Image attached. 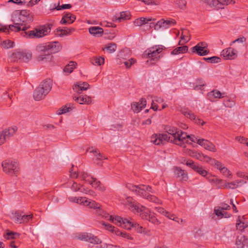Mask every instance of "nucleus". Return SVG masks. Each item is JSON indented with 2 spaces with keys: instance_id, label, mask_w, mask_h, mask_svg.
Instances as JSON below:
<instances>
[{
  "instance_id": "f257e3e1",
  "label": "nucleus",
  "mask_w": 248,
  "mask_h": 248,
  "mask_svg": "<svg viewBox=\"0 0 248 248\" xmlns=\"http://www.w3.org/2000/svg\"><path fill=\"white\" fill-rule=\"evenodd\" d=\"M32 15L28 10H16L12 14L11 20L15 25H9L11 31H26L30 26L28 23L32 21Z\"/></svg>"
},
{
  "instance_id": "f03ea898",
  "label": "nucleus",
  "mask_w": 248,
  "mask_h": 248,
  "mask_svg": "<svg viewBox=\"0 0 248 248\" xmlns=\"http://www.w3.org/2000/svg\"><path fill=\"white\" fill-rule=\"evenodd\" d=\"M126 187L138 195L143 197L150 202L157 204H162V202L158 198L148 193V192L154 193L152 190L151 187L149 186L143 185L136 186L128 183L126 184Z\"/></svg>"
},
{
  "instance_id": "7ed1b4c3",
  "label": "nucleus",
  "mask_w": 248,
  "mask_h": 248,
  "mask_svg": "<svg viewBox=\"0 0 248 248\" xmlns=\"http://www.w3.org/2000/svg\"><path fill=\"white\" fill-rule=\"evenodd\" d=\"M108 217V220L113 223L115 225L124 228L127 230H130L132 227L134 228L135 230L139 233H145V229L139 224L135 222L131 218L129 219L123 218L119 216H112L107 215Z\"/></svg>"
},
{
  "instance_id": "20e7f679",
  "label": "nucleus",
  "mask_w": 248,
  "mask_h": 248,
  "mask_svg": "<svg viewBox=\"0 0 248 248\" xmlns=\"http://www.w3.org/2000/svg\"><path fill=\"white\" fill-rule=\"evenodd\" d=\"M52 86V82L49 79L42 81L34 91L33 96L34 100L40 101L44 99L50 91Z\"/></svg>"
},
{
  "instance_id": "39448f33",
  "label": "nucleus",
  "mask_w": 248,
  "mask_h": 248,
  "mask_svg": "<svg viewBox=\"0 0 248 248\" xmlns=\"http://www.w3.org/2000/svg\"><path fill=\"white\" fill-rule=\"evenodd\" d=\"M3 171L11 176H17L19 172V167L17 161L13 160H5L2 162Z\"/></svg>"
},
{
  "instance_id": "423d86ee",
  "label": "nucleus",
  "mask_w": 248,
  "mask_h": 248,
  "mask_svg": "<svg viewBox=\"0 0 248 248\" xmlns=\"http://www.w3.org/2000/svg\"><path fill=\"white\" fill-rule=\"evenodd\" d=\"M120 203L124 205L128 206L132 211L140 213L142 210V206L135 204V201L131 197L127 196L124 194H122L118 197Z\"/></svg>"
},
{
  "instance_id": "0eeeda50",
  "label": "nucleus",
  "mask_w": 248,
  "mask_h": 248,
  "mask_svg": "<svg viewBox=\"0 0 248 248\" xmlns=\"http://www.w3.org/2000/svg\"><path fill=\"white\" fill-rule=\"evenodd\" d=\"M13 61L20 60L24 62H28L31 60V53L26 50L16 49L14 50L10 56Z\"/></svg>"
},
{
  "instance_id": "6e6552de",
  "label": "nucleus",
  "mask_w": 248,
  "mask_h": 248,
  "mask_svg": "<svg viewBox=\"0 0 248 248\" xmlns=\"http://www.w3.org/2000/svg\"><path fill=\"white\" fill-rule=\"evenodd\" d=\"M187 134L182 132L181 130L177 129L176 132H173V134L169 136V142L174 143L176 145L182 146L186 142V137Z\"/></svg>"
},
{
  "instance_id": "1a4fd4ad",
  "label": "nucleus",
  "mask_w": 248,
  "mask_h": 248,
  "mask_svg": "<svg viewBox=\"0 0 248 248\" xmlns=\"http://www.w3.org/2000/svg\"><path fill=\"white\" fill-rule=\"evenodd\" d=\"M62 48L61 44L59 42H50L45 45H40L39 49L41 51H48L51 55L59 52Z\"/></svg>"
},
{
  "instance_id": "9d476101",
  "label": "nucleus",
  "mask_w": 248,
  "mask_h": 248,
  "mask_svg": "<svg viewBox=\"0 0 248 248\" xmlns=\"http://www.w3.org/2000/svg\"><path fill=\"white\" fill-rule=\"evenodd\" d=\"M165 48V47L162 45H155L146 50L144 54L151 58L152 60L157 61L160 58V53Z\"/></svg>"
},
{
  "instance_id": "9b49d317",
  "label": "nucleus",
  "mask_w": 248,
  "mask_h": 248,
  "mask_svg": "<svg viewBox=\"0 0 248 248\" xmlns=\"http://www.w3.org/2000/svg\"><path fill=\"white\" fill-rule=\"evenodd\" d=\"M169 136L166 133H155L150 137V141L155 145H163L169 142Z\"/></svg>"
},
{
  "instance_id": "f8f14e48",
  "label": "nucleus",
  "mask_w": 248,
  "mask_h": 248,
  "mask_svg": "<svg viewBox=\"0 0 248 248\" xmlns=\"http://www.w3.org/2000/svg\"><path fill=\"white\" fill-rule=\"evenodd\" d=\"M50 31L49 26H43L35 30L28 31V36L30 38H41L48 34Z\"/></svg>"
},
{
  "instance_id": "ddd939ff",
  "label": "nucleus",
  "mask_w": 248,
  "mask_h": 248,
  "mask_svg": "<svg viewBox=\"0 0 248 248\" xmlns=\"http://www.w3.org/2000/svg\"><path fill=\"white\" fill-rule=\"evenodd\" d=\"M139 213H140V215L142 219L147 220L154 224L159 225L160 224V222L158 219L151 214V211L145 206H142V210Z\"/></svg>"
},
{
  "instance_id": "4468645a",
  "label": "nucleus",
  "mask_w": 248,
  "mask_h": 248,
  "mask_svg": "<svg viewBox=\"0 0 248 248\" xmlns=\"http://www.w3.org/2000/svg\"><path fill=\"white\" fill-rule=\"evenodd\" d=\"M192 53H196L199 56H205L209 53L208 45L206 42H201L190 49Z\"/></svg>"
},
{
  "instance_id": "2eb2a0df",
  "label": "nucleus",
  "mask_w": 248,
  "mask_h": 248,
  "mask_svg": "<svg viewBox=\"0 0 248 248\" xmlns=\"http://www.w3.org/2000/svg\"><path fill=\"white\" fill-rule=\"evenodd\" d=\"M238 49L234 47H229L223 49L221 52V55L226 60H233L237 56Z\"/></svg>"
},
{
  "instance_id": "dca6fc26",
  "label": "nucleus",
  "mask_w": 248,
  "mask_h": 248,
  "mask_svg": "<svg viewBox=\"0 0 248 248\" xmlns=\"http://www.w3.org/2000/svg\"><path fill=\"white\" fill-rule=\"evenodd\" d=\"M176 24V21L173 19L164 20L162 19L159 20L155 25V29H166L174 26Z\"/></svg>"
},
{
  "instance_id": "f3484780",
  "label": "nucleus",
  "mask_w": 248,
  "mask_h": 248,
  "mask_svg": "<svg viewBox=\"0 0 248 248\" xmlns=\"http://www.w3.org/2000/svg\"><path fill=\"white\" fill-rule=\"evenodd\" d=\"M37 50L39 53L36 57V60L39 62H46L52 60L53 56L48 51H41L39 49V46H37Z\"/></svg>"
},
{
  "instance_id": "a211bd4d",
  "label": "nucleus",
  "mask_w": 248,
  "mask_h": 248,
  "mask_svg": "<svg viewBox=\"0 0 248 248\" xmlns=\"http://www.w3.org/2000/svg\"><path fill=\"white\" fill-rule=\"evenodd\" d=\"M181 112L186 117L189 118L191 120L193 121L196 124L203 125L205 123L202 120L197 118L196 116L191 111L189 110L187 108H184L181 110Z\"/></svg>"
},
{
  "instance_id": "6ab92c4d",
  "label": "nucleus",
  "mask_w": 248,
  "mask_h": 248,
  "mask_svg": "<svg viewBox=\"0 0 248 248\" xmlns=\"http://www.w3.org/2000/svg\"><path fill=\"white\" fill-rule=\"evenodd\" d=\"M247 38L244 36L240 37L237 39L234 40L230 44V46L233 44L235 45L234 46L239 50H241L244 47H246L247 46Z\"/></svg>"
},
{
  "instance_id": "aec40b11",
  "label": "nucleus",
  "mask_w": 248,
  "mask_h": 248,
  "mask_svg": "<svg viewBox=\"0 0 248 248\" xmlns=\"http://www.w3.org/2000/svg\"><path fill=\"white\" fill-rule=\"evenodd\" d=\"M248 226V221L247 218L245 217L244 216L239 217L236 223L237 229L241 232H243Z\"/></svg>"
},
{
  "instance_id": "412c9836",
  "label": "nucleus",
  "mask_w": 248,
  "mask_h": 248,
  "mask_svg": "<svg viewBox=\"0 0 248 248\" xmlns=\"http://www.w3.org/2000/svg\"><path fill=\"white\" fill-rule=\"evenodd\" d=\"M174 174L177 177L180 178L181 181H187L188 179V174L185 170H182L180 168L175 167L173 168Z\"/></svg>"
},
{
  "instance_id": "4be33fe9",
  "label": "nucleus",
  "mask_w": 248,
  "mask_h": 248,
  "mask_svg": "<svg viewBox=\"0 0 248 248\" xmlns=\"http://www.w3.org/2000/svg\"><path fill=\"white\" fill-rule=\"evenodd\" d=\"M199 145L203 147L206 150L213 152H216L217 151L215 145L212 142L207 140L202 139V140H199Z\"/></svg>"
},
{
  "instance_id": "5701e85b",
  "label": "nucleus",
  "mask_w": 248,
  "mask_h": 248,
  "mask_svg": "<svg viewBox=\"0 0 248 248\" xmlns=\"http://www.w3.org/2000/svg\"><path fill=\"white\" fill-rule=\"evenodd\" d=\"M146 105V100L145 98H141L139 102H134L131 105V108L134 112L138 113Z\"/></svg>"
},
{
  "instance_id": "b1692460",
  "label": "nucleus",
  "mask_w": 248,
  "mask_h": 248,
  "mask_svg": "<svg viewBox=\"0 0 248 248\" xmlns=\"http://www.w3.org/2000/svg\"><path fill=\"white\" fill-rule=\"evenodd\" d=\"M74 31H75V29L73 28H59L55 30V33L57 36L63 37L64 36L70 35Z\"/></svg>"
},
{
  "instance_id": "393cba45",
  "label": "nucleus",
  "mask_w": 248,
  "mask_h": 248,
  "mask_svg": "<svg viewBox=\"0 0 248 248\" xmlns=\"http://www.w3.org/2000/svg\"><path fill=\"white\" fill-rule=\"evenodd\" d=\"M76 20V16L70 13H65L61 19V24H71Z\"/></svg>"
},
{
  "instance_id": "a878e982",
  "label": "nucleus",
  "mask_w": 248,
  "mask_h": 248,
  "mask_svg": "<svg viewBox=\"0 0 248 248\" xmlns=\"http://www.w3.org/2000/svg\"><path fill=\"white\" fill-rule=\"evenodd\" d=\"M88 150L90 153L93 154V160H94L101 161L107 159V157L103 154H101L100 151L96 148H89Z\"/></svg>"
},
{
  "instance_id": "bb28decb",
  "label": "nucleus",
  "mask_w": 248,
  "mask_h": 248,
  "mask_svg": "<svg viewBox=\"0 0 248 248\" xmlns=\"http://www.w3.org/2000/svg\"><path fill=\"white\" fill-rule=\"evenodd\" d=\"M89 87V84L86 82H78L74 84L73 90L78 93L86 91Z\"/></svg>"
},
{
  "instance_id": "cd10ccee",
  "label": "nucleus",
  "mask_w": 248,
  "mask_h": 248,
  "mask_svg": "<svg viewBox=\"0 0 248 248\" xmlns=\"http://www.w3.org/2000/svg\"><path fill=\"white\" fill-rule=\"evenodd\" d=\"M17 130L16 126L9 127L3 130L1 133L6 139L8 140L11 137L14 135Z\"/></svg>"
},
{
  "instance_id": "c85d7f7f",
  "label": "nucleus",
  "mask_w": 248,
  "mask_h": 248,
  "mask_svg": "<svg viewBox=\"0 0 248 248\" xmlns=\"http://www.w3.org/2000/svg\"><path fill=\"white\" fill-rule=\"evenodd\" d=\"M248 245V240L246 236L243 235H239L236 240V245L237 248H243Z\"/></svg>"
},
{
  "instance_id": "c756f323",
  "label": "nucleus",
  "mask_w": 248,
  "mask_h": 248,
  "mask_svg": "<svg viewBox=\"0 0 248 248\" xmlns=\"http://www.w3.org/2000/svg\"><path fill=\"white\" fill-rule=\"evenodd\" d=\"M190 40V34L188 30L183 29L182 30L181 40L179 45H183L188 42Z\"/></svg>"
},
{
  "instance_id": "7c9ffc66",
  "label": "nucleus",
  "mask_w": 248,
  "mask_h": 248,
  "mask_svg": "<svg viewBox=\"0 0 248 248\" xmlns=\"http://www.w3.org/2000/svg\"><path fill=\"white\" fill-rule=\"evenodd\" d=\"M74 99L79 103L80 104H90L92 103V100L91 97L85 95H80L78 97H74Z\"/></svg>"
},
{
  "instance_id": "2f4dec72",
  "label": "nucleus",
  "mask_w": 248,
  "mask_h": 248,
  "mask_svg": "<svg viewBox=\"0 0 248 248\" xmlns=\"http://www.w3.org/2000/svg\"><path fill=\"white\" fill-rule=\"evenodd\" d=\"M246 184V179H238L231 183H228L226 186L229 188L234 189Z\"/></svg>"
},
{
  "instance_id": "473e14b6",
  "label": "nucleus",
  "mask_w": 248,
  "mask_h": 248,
  "mask_svg": "<svg viewBox=\"0 0 248 248\" xmlns=\"http://www.w3.org/2000/svg\"><path fill=\"white\" fill-rule=\"evenodd\" d=\"M155 210H156V211L159 213L165 216V217H168L170 219L176 220V219L177 218V217H175V215L173 214H170V212L166 211L163 207H156L155 208Z\"/></svg>"
},
{
  "instance_id": "72a5a7b5",
  "label": "nucleus",
  "mask_w": 248,
  "mask_h": 248,
  "mask_svg": "<svg viewBox=\"0 0 248 248\" xmlns=\"http://www.w3.org/2000/svg\"><path fill=\"white\" fill-rule=\"evenodd\" d=\"M207 97L209 100L211 101H214L215 99H219L223 97L222 96V93L218 90H213L207 94Z\"/></svg>"
},
{
  "instance_id": "f704fd0d",
  "label": "nucleus",
  "mask_w": 248,
  "mask_h": 248,
  "mask_svg": "<svg viewBox=\"0 0 248 248\" xmlns=\"http://www.w3.org/2000/svg\"><path fill=\"white\" fill-rule=\"evenodd\" d=\"M77 63L74 61H70L64 67L63 71L67 75L71 73L75 69L77 68Z\"/></svg>"
},
{
  "instance_id": "c9c22d12",
  "label": "nucleus",
  "mask_w": 248,
  "mask_h": 248,
  "mask_svg": "<svg viewBox=\"0 0 248 248\" xmlns=\"http://www.w3.org/2000/svg\"><path fill=\"white\" fill-rule=\"evenodd\" d=\"M89 32L95 37H99L103 35L104 31L99 27H91L89 29Z\"/></svg>"
},
{
  "instance_id": "e433bc0d",
  "label": "nucleus",
  "mask_w": 248,
  "mask_h": 248,
  "mask_svg": "<svg viewBox=\"0 0 248 248\" xmlns=\"http://www.w3.org/2000/svg\"><path fill=\"white\" fill-rule=\"evenodd\" d=\"M84 202L83 205L88 206L90 208L100 209L101 206L99 203L94 201L88 200L87 198H86V200L84 201Z\"/></svg>"
},
{
  "instance_id": "4c0bfd02",
  "label": "nucleus",
  "mask_w": 248,
  "mask_h": 248,
  "mask_svg": "<svg viewBox=\"0 0 248 248\" xmlns=\"http://www.w3.org/2000/svg\"><path fill=\"white\" fill-rule=\"evenodd\" d=\"M208 163L218 170H220L224 166V164H223L221 162L211 157L208 158Z\"/></svg>"
},
{
  "instance_id": "58836bf2",
  "label": "nucleus",
  "mask_w": 248,
  "mask_h": 248,
  "mask_svg": "<svg viewBox=\"0 0 248 248\" xmlns=\"http://www.w3.org/2000/svg\"><path fill=\"white\" fill-rule=\"evenodd\" d=\"M152 20V18L140 17L135 19L133 21V24L135 26H141L145 24L148 23L149 22Z\"/></svg>"
},
{
  "instance_id": "ea45409f",
  "label": "nucleus",
  "mask_w": 248,
  "mask_h": 248,
  "mask_svg": "<svg viewBox=\"0 0 248 248\" xmlns=\"http://www.w3.org/2000/svg\"><path fill=\"white\" fill-rule=\"evenodd\" d=\"M130 14L127 12H123L121 13L119 17H113V21L116 22H121L122 20H126L130 18Z\"/></svg>"
},
{
  "instance_id": "a19ab883",
  "label": "nucleus",
  "mask_w": 248,
  "mask_h": 248,
  "mask_svg": "<svg viewBox=\"0 0 248 248\" xmlns=\"http://www.w3.org/2000/svg\"><path fill=\"white\" fill-rule=\"evenodd\" d=\"M95 189H98L101 191H104L105 187L104 186L102 185L100 181H97L95 178L93 177V180L89 183Z\"/></svg>"
},
{
  "instance_id": "79ce46f5",
  "label": "nucleus",
  "mask_w": 248,
  "mask_h": 248,
  "mask_svg": "<svg viewBox=\"0 0 248 248\" xmlns=\"http://www.w3.org/2000/svg\"><path fill=\"white\" fill-rule=\"evenodd\" d=\"M22 213L19 211H15L11 214V218L16 223L21 224Z\"/></svg>"
},
{
  "instance_id": "37998d69",
  "label": "nucleus",
  "mask_w": 248,
  "mask_h": 248,
  "mask_svg": "<svg viewBox=\"0 0 248 248\" xmlns=\"http://www.w3.org/2000/svg\"><path fill=\"white\" fill-rule=\"evenodd\" d=\"M188 50V47L186 46H181L174 49L171 52L172 55H177L186 52Z\"/></svg>"
},
{
  "instance_id": "c03bdc74",
  "label": "nucleus",
  "mask_w": 248,
  "mask_h": 248,
  "mask_svg": "<svg viewBox=\"0 0 248 248\" xmlns=\"http://www.w3.org/2000/svg\"><path fill=\"white\" fill-rule=\"evenodd\" d=\"M79 178L86 183H89L93 180V177L87 172L82 171L79 174Z\"/></svg>"
},
{
  "instance_id": "a18cd8bd",
  "label": "nucleus",
  "mask_w": 248,
  "mask_h": 248,
  "mask_svg": "<svg viewBox=\"0 0 248 248\" xmlns=\"http://www.w3.org/2000/svg\"><path fill=\"white\" fill-rule=\"evenodd\" d=\"M0 44L2 47L5 49H8L14 46V42L10 40H1Z\"/></svg>"
},
{
  "instance_id": "49530a36",
  "label": "nucleus",
  "mask_w": 248,
  "mask_h": 248,
  "mask_svg": "<svg viewBox=\"0 0 248 248\" xmlns=\"http://www.w3.org/2000/svg\"><path fill=\"white\" fill-rule=\"evenodd\" d=\"M68 200L70 202L83 205L84 201L86 200V197H70L68 198Z\"/></svg>"
},
{
  "instance_id": "de8ad7c7",
  "label": "nucleus",
  "mask_w": 248,
  "mask_h": 248,
  "mask_svg": "<svg viewBox=\"0 0 248 248\" xmlns=\"http://www.w3.org/2000/svg\"><path fill=\"white\" fill-rule=\"evenodd\" d=\"M117 48V45L114 43H110L107 44L103 50L106 49L107 51L109 53H112L114 52Z\"/></svg>"
},
{
  "instance_id": "09e8293b",
  "label": "nucleus",
  "mask_w": 248,
  "mask_h": 248,
  "mask_svg": "<svg viewBox=\"0 0 248 248\" xmlns=\"http://www.w3.org/2000/svg\"><path fill=\"white\" fill-rule=\"evenodd\" d=\"M74 108L73 105L71 104H67L59 110L58 114H62L69 112Z\"/></svg>"
},
{
  "instance_id": "8fccbe9b",
  "label": "nucleus",
  "mask_w": 248,
  "mask_h": 248,
  "mask_svg": "<svg viewBox=\"0 0 248 248\" xmlns=\"http://www.w3.org/2000/svg\"><path fill=\"white\" fill-rule=\"evenodd\" d=\"M194 158H196L197 159L201 161L206 162L208 163V158H209L210 157L203 154L202 153L197 152L196 155H195Z\"/></svg>"
},
{
  "instance_id": "3c124183",
  "label": "nucleus",
  "mask_w": 248,
  "mask_h": 248,
  "mask_svg": "<svg viewBox=\"0 0 248 248\" xmlns=\"http://www.w3.org/2000/svg\"><path fill=\"white\" fill-rule=\"evenodd\" d=\"M194 171H195L201 176L204 177H206L208 174V171L204 169L200 165H198Z\"/></svg>"
},
{
  "instance_id": "603ef678",
  "label": "nucleus",
  "mask_w": 248,
  "mask_h": 248,
  "mask_svg": "<svg viewBox=\"0 0 248 248\" xmlns=\"http://www.w3.org/2000/svg\"><path fill=\"white\" fill-rule=\"evenodd\" d=\"M92 63L94 65H101L104 63V58L102 57L93 58Z\"/></svg>"
},
{
  "instance_id": "864d4df0",
  "label": "nucleus",
  "mask_w": 248,
  "mask_h": 248,
  "mask_svg": "<svg viewBox=\"0 0 248 248\" xmlns=\"http://www.w3.org/2000/svg\"><path fill=\"white\" fill-rule=\"evenodd\" d=\"M90 233L87 232L80 233L76 236V238L79 240L88 241Z\"/></svg>"
},
{
  "instance_id": "5fc2aeb1",
  "label": "nucleus",
  "mask_w": 248,
  "mask_h": 248,
  "mask_svg": "<svg viewBox=\"0 0 248 248\" xmlns=\"http://www.w3.org/2000/svg\"><path fill=\"white\" fill-rule=\"evenodd\" d=\"M89 238L88 239V242H90L93 244H99L101 243V240L98 238L97 236L90 233Z\"/></svg>"
},
{
  "instance_id": "6e6d98bb",
  "label": "nucleus",
  "mask_w": 248,
  "mask_h": 248,
  "mask_svg": "<svg viewBox=\"0 0 248 248\" xmlns=\"http://www.w3.org/2000/svg\"><path fill=\"white\" fill-rule=\"evenodd\" d=\"M101 223H102V225L104 226L106 230L116 234V230H118V229H117V228L114 227V226H113L112 225H111L105 222H102Z\"/></svg>"
},
{
  "instance_id": "4d7b16f0",
  "label": "nucleus",
  "mask_w": 248,
  "mask_h": 248,
  "mask_svg": "<svg viewBox=\"0 0 248 248\" xmlns=\"http://www.w3.org/2000/svg\"><path fill=\"white\" fill-rule=\"evenodd\" d=\"M117 235L121 236L124 238H126L129 240H133V237L130 236L128 233L126 232L120 231L119 229L116 230V234Z\"/></svg>"
},
{
  "instance_id": "13d9d810",
  "label": "nucleus",
  "mask_w": 248,
  "mask_h": 248,
  "mask_svg": "<svg viewBox=\"0 0 248 248\" xmlns=\"http://www.w3.org/2000/svg\"><path fill=\"white\" fill-rule=\"evenodd\" d=\"M178 129L175 127L167 125L165 127L164 130L167 133V135L170 136L171 134H173V132H176V130Z\"/></svg>"
},
{
  "instance_id": "bf43d9fd",
  "label": "nucleus",
  "mask_w": 248,
  "mask_h": 248,
  "mask_svg": "<svg viewBox=\"0 0 248 248\" xmlns=\"http://www.w3.org/2000/svg\"><path fill=\"white\" fill-rule=\"evenodd\" d=\"M220 172L227 177L230 178L232 176V174L224 165L219 170Z\"/></svg>"
},
{
  "instance_id": "052dcab7",
  "label": "nucleus",
  "mask_w": 248,
  "mask_h": 248,
  "mask_svg": "<svg viewBox=\"0 0 248 248\" xmlns=\"http://www.w3.org/2000/svg\"><path fill=\"white\" fill-rule=\"evenodd\" d=\"M32 218V215H22L21 223H25L28 222Z\"/></svg>"
},
{
  "instance_id": "680f3d73",
  "label": "nucleus",
  "mask_w": 248,
  "mask_h": 248,
  "mask_svg": "<svg viewBox=\"0 0 248 248\" xmlns=\"http://www.w3.org/2000/svg\"><path fill=\"white\" fill-rule=\"evenodd\" d=\"M187 138L189 139L190 140H191L192 142L197 143L198 144L199 143V140L200 141L201 140H202V139H199L193 135H187V136L186 137V139ZM186 141H187V140H186Z\"/></svg>"
},
{
  "instance_id": "e2e57ef3",
  "label": "nucleus",
  "mask_w": 248,
  "mask_h": 248,
  "mask_svg": "<svg viewBox=\"0 0 248 248\" xmlns=\"http://www.w3.org/2000/svg\"><path fill=\"white\" fill-rule=\"evenodd\" d=\"M222 211L219 207H215L214 209L215 214L220 218H222L224 216V214Z\"/></svg>"
},
{
  "instance_id": "0e129e2a",
  "label": "nucleus",
  "mask_w": 248,
  "mask_h": 248,
  "mask_svg": "<svg viewBox=\"0 0 248 248\" xmlns=\"http://www.w3.org/2000/svg\"><path fill=\"white\" fill-rule=\"evenodd\" d=\"M186 164L189 167L192 169L194 170H195L198 166V164L195 163L194 161L191 160L186 161Z\"/></svg>"
},
{
  "instance_id": "69168bd1",
  "label": "nucleus",
  "mask_w": 248,
  "mask_h": 248,
  "mask_svg": "<svg viewBox=\"0 0 248 248\" xmlns=\"http://www.w3.org/2000/svg\"><path fill=\"white\" fill-rule=\"evenodd\" d=\"M186 164L189 167L192 169L194 170H195L198 166V164L195 163L194 161L191 160L186 161Z\"/></svg>"
},
{
  "instance_id": "338daca9",
  "label": "nucleus",
  "mask_w": 248,
  "mask_h": 248,
  "mask_svg": "<svg viewBox=\"0 0 248 248\" xmlns=\"http://www.w3.org/2000/svg\"><path fill=\"white\" fill-rule=\"evenodd\" d=\"M224 105L229 108H231L234 105V101L232 100L226 99L224 101Z\"/></svg>"
},
{
  "instance_id": "774afa93",
  "label": "nucleus",
  "mask_w": 248,
  "mask_h": 248,
  "mask_svg": "<svg viewBox=\"0 0 248 248\" xmlns=\"http://www.w3.org/2000/svg\"><path fill=\"white\" fill-rule=\"evenodd\" d=\"M235 140L241 143L245 144L248 146V141L247 139L243 137L238 136L235 138Z\"/></svg>"
}]
</instances>
